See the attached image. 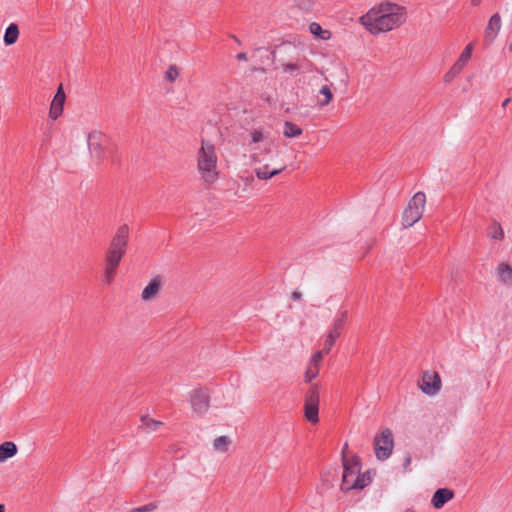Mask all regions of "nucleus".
Wrapping results in <instances>:
<instances>
[{"mask_svg": "<svg viewBox=\"0 0 512 512\" xmlns=\"http://www.w3.org/2000/svg\"><path fill=\"white\" fill-rule=\"evenodd\" d=\"M359 21L372 34L388 32L405 22V8L384 2L371 8Z\"/></svg>", "mask_w": 512, "mask_h": 512, "instance_id": "1", "label": "nucleus"}, {"mask_svg": "<svg viewBox=\"0 0 512 512\" xmlns=\"http://www.w3.org/2000/svg\"><path fill=\"white\" fill-rule=\"evenodd\" d=\"M196 158L197 170L201 180L207 185L215 183L219 178V171L217 166L218 157L214 144L202 139Z\"/></svg>", "mask_w": 512, "mask_h": 512, "instance_id": "2", "label": "nucleus"}, {"mask_svg": "<svg viewBox=\"0 0 512 512\" xmlns=\"http://www.w3.org/2000/svg\"><path fill=\"white\" fill-rule=\"evenodd\" d=\"M348 445L345 444L344 449H347ZM345 450L342 451L344 455ZM371 482L369 473L360 474V460L354 456L352 458H346L343 456V476L341 489L343 491H350L352 489H363Z\"/></svg>", "mask_w": 512, "mask_h": 512, "instance_id": "3", "label": "nucleus"}, {"mask_svg": "<svg viewBox=\"0 0 512 512\" xmlns=\"http://www.w3.org/2000/svg\"><path fill=\"white\" fill-rule=\"evenodd\" d=\"M87 145L91 158L97 163H102L112 152L110 137L99 130H93L88 134Z\"/></svg>", "mask_w": 512, "mask_h": 512, "instance_id": "4", "label": "nucleus"}, {"mask_svg": "<svg viewBox=\"0 0 512 512\" xmlns=\"http://www.w3.org/2000/svg\"><path fill=\"white\" fill-rule=\"evenodd\" d=\"M426 204V195L423 192H417L409 200L407 207L402 214L401 223L403 228L412 227L423 216Z\"/></svg>", "mask_w": 512, "mask_h": 512, "instance_id": "5", "label": "nucleus"}, {"mask_svg": "<svg viewBox=\"0 0 512 512\" xmlns=\"http://www.w3.org/2000/svg\"><path fill=\"white\" fill-rule=\"evenodd\" d=\"M319 401V386L312 385L305 395L304 403V416L312 424H316L319 422Z\"/></svg>", "mask_w": 512, "mask_h": 512, "instance_id": "6", "label": "nucleus"}, {"mask_svg": "<svg viewBox=\"0 0 512 512\" xmlns=\"http://www.w3.org/2000/svg\"><path fill=\"white\" fill-rule=\"evenodd\" d=\"M394 447V440L392 431L385 428L379 435L375 436L374 449L375 456L378 460L384 461L391 455Z\"/></svg>", "mask_w": 512, "mask_h": 512, "instance_id": "7", "label": "nucleus"}, {"mask_svg": "<svg viewBox=\"0 0 512 512\" xmlns=\"http://www.w3.org/2000/svg\"><path fill=\"white\" fill-rule=\"evenodd\" d=\"M441 386V377L438 372L431 370L423 372L419 387L424 394L434 396L441 390Z\"/></svg>", "mask_w": 512, "mask_h": 512, "instance_id": "8", "label": "nucleus"}, {"mask_svg": "<svg viewBox=\"0 0 512 512\" xmlns=\"http://www.w3.org/2000/svg\"><path fill=\"white\" fill-rule=\"evenodd\" d=\"M189 402L195 413L205 414L210 407V396L206 389L194 390L189 398Z\"/></svg>", "mask_w": 512, "mask_h": 512, "instance_id": "9", "label": "nucleus"}, {"mask_svg": "<svg viewBox=\"0 0 512 512\" xmlns=\"http://www.w3.org/2000/svg\"><path fill=\"white\" fill-rule=\"evenodd\" d=\"M129 233L130 229L127 224H122L119 226L110 242L108 249L125 255L128 247Z\"/></svg>", "mask_w": 512, "mask_h": 512, "instance_id": "10", "label": "nucleus"}, {"mask_svg": "<svg viewBox=\"0 0 512 512\" xmlns=\"http://www.w3.org/2000/svg\"><path fill=\"white\" fill-rule=\"evenodd\" d=\"M66 95L63 86L60 85L54 95L49 109V117L52 120L59 118L63 112Z\"/></svg>", "mask_w": 512, "mask_h": 512, "instance_id": "11", "label": "nucleus"}, {"mask_svg": "<svg viewBox=\"0 0 512 512\" xmlns=\"http://www.w3.org/2000/svg\"><path fill=\"white\" fill-rule=\"evenodd\" d=\"M161 286H162L161 277L160 276L154 277L150 281V283L143 289L142 294H141L142 300L150 301V300L154 299L158 295V293L161 289Z\"/></svg>", "mask_w": 512, "mask_h": 512, "instance_id": "12", "label": "nucleus"}, {"mask_svg": "<svg viewBox=\"0 0 512 512\" xmlns=\"http://www.w3.org/2000/svg\"><path fill=\"white\" fill-rule=\"evenodd\" d=\"M454 496V493L452 490L447 488L438 489L433 497H432V504L436 509L442 508L446 502L451 500Z\"/></svg>", "mask_w": 512, "mask_h": 512, "instance_id": "13", "label": "nucleus"}, {"mask_svg": "<svg viewBox=\"0 0 512 512\" xmlns=\"http://www.w3.org/2000/svg\"><path fill=\"white\" fill-rule=\"evenodd\" d=\"M285 169V166L270 170V165L265 164L261 167L254 169L255 176L260 180H269L273 176L280 174Z\"/></svg>", "mask_w": 512, "mask_h": 512, "instance_id": "14", "label": "nucleus"}, {"mask_svg": "<svg viewBox=\"0 0 512 512\" xmlns=\"http://www.w3.org/2000/svg\"><path fill=\"white\" fill-rule=\"evenodd\" d=\"M501 29V17L498 13H495L489 19L488 25L485 29L486 37L493 40Z\"/></svg>", "mask_w": 512, "mask_h": 512, "instance_id": "15", "label": "nucleus"}, {"mask_svg": "<svg viewBox=\"0 0 512 512\" xmlns=\"http://www.w3.org/2000/svg\"><path fill=\"white\" fill-rule=\"evenodd\" d=\"M497 277L503 284L512 286V267L507 263H500L497 267Z\"/></svg>", "mask_w": 512, "mask_h": 512, "instance_id": "16", "label": "nucleus"}, {"mask_svg": "<svg viewBox=\"0 0 512 512\" xmlns=\"http://www.w3.org/2000/svg\"><path fill=\"white\" fill-rule=\"evenodd\" d=\"M161 426H163L161 421L154 420L147 415L141 417L140 428L147 433L157 431Z\"/></svg>", "mask_w": 512, "mask_h": 512, "instance_id": "17", "label": "nucleus"}, {"mask_svg": "<svg viewBox=\"0 0 512 512\" xmlns=\"http://www.w3.org/2000/svg\"><path fill=\"white\" fill-rule=\"evenodd\" d=\"M17 453V446L13 442H4L0 445V462L13 457Z\"/></svg>", "mask_w": 512, "mask_h": 512, "instance_id": "18", "label": "nucleus"}, {"mask_svg": "<svg viewBox=\"0 0 512 512\" xmlns=\"http://www.w3.org/2000/svg\"><path fill=\"white\" fill-rule=\"evenodd\" d=\"M18 37H19V28L16 24L11 23L6 28V31L4 34L3 40H4L5 45H7V46L13 45L18 40Z\"/></svg>", "mask_w": 512, "mask_h": 512, "instance_id": "19", "label": "nucleus"}, {"mask_svg": "<svg viewBox=\"0 0 512 512\" xmlns=\"http://www.w3.org/2000/svg\"><path fill=\"white\" fill-rule=\"evenodd\" d=\"M309 31L314 36L322 39V40H328L331 37V32L329 30H324L317 22H312L309 25Z\"/></svg>", "mask_w": 512, "mask_h": 512, "instance_id": "20", "label": "nucleus"}, {"mask_svg": "<svg viewBox=\"0 0 512 512\" xmlns=\"http://www.w3.org/2000/svg\"><path fill=\"white\" fill-rule=\"evenodd\" d=\"M283 134L287 138L298 137L302 134V129L300 126H298L290 121H285Z\"/></svg>", "mask_w": 512, "mask_h": 512, "instance_id": "21", "label": "nucleus"}, {"mask_svg": "<svg viewBox=\"0 0 512 512\" xmlns=\"http://www.w3.org/2000/svg\"><path fill=\"white\" fill-rule=\"evenodd\" d=\"M119 265L105 264V270L103 273V282L105 285H110L117 274Z\"/></svg>", "mask_w": 512, "mask_h": 512, "instance_id": "22", "label": "nucleus"}, {"mask_svg": "<svg viewBox=\"0 0 512 512\" xmlns=\"http://www.w3.org/2000/svg\"><path fill=\"white\" fill-rule=\"evenodd\" d=\"M472 51H473V45L470 43L464 48L461 55L455 62V64H457L460 68L463 69L466 66V64L468 63V61L470 60Z\"/></svg>", "mask_w": 512, "mask_h": 512, "instance_id": "23", "label": "nucleus"}, {"mask_svg": "<svg viewBox=\"0 0 512 512\" xmlns=\"http://www.w3.org/2000/svg\"><path fill=\"white\" fill-rule=\"evenodd\" d=\"M319 95L323 96L322 99H318V105L321 107L328 105L333 99V93L327 85L319 90Z\"/></svg>", "mask_w": 512, "mask_h": 512, "instance_id": "24", "label": "nucleus"}, {"mask_svg": "<svg viewBox=\"0 0 512 512\" xmlns=\"http://www.w3.org/2000/svg\"><path fill=\"white\" fill-rule=\"evenodd\" d=\"M250 141L249 145L258 144L268 137V133H265L262 129H252L249 131Z\"/></svg>", "mask_w": 512, "mask_h": 512, "instance_id": "25", "label": "nucleus"}, {"mask_svg": "<svg viewBox=\"0 0 512 512\" xmlns=\"http://www.w3.org/2000/svg\"><path fill=\"white\" fill-rule=\"evenodd\" d=\"M230 443L231 441L227 436H220L214 440L213 448L216 451L226 452Z\"/></svg>", "mask_w": 512, "mask_h": 512, "instance_id": "26", "label": "nucleus"}, {"mask_svg": "<svg viewBox=\"0 0 512 512\" xmlns=\"http://www.w3.org/2000/svg\"><path fill=\"white\" fill-rule=\"evenodd\" d=\"M123 256L124 254L122 253L108 249L105 254V264L120 265Z\"/></svg>", "mask_w": 512, "mask_h": 512, "instance_id": "27", "label": "nucleus"}, {"mask_svg": "<svg viewBox=\"0 0 512 512\" xmlns=\"http://www.w3.org/2000/svg\"><path fill=\"white\" fill-rule=\"evenodd\" d=\"M347 317H348L347 310L340 311L337 314L336 318L333 320L331 328L342 331V329L346 323Z\"/></svg>", "mask_w": 512, "mask_h": 512, "instance_id": "28", "label": "nucleus"}, {"mask_svg": "<svg viewBox=\"0 0 512 512\" xmlns=\"http://www.w3.org/2000/svg\"><path fill=\"white\" fill-rule=\"evenodd\" d=\"M488 235L492 239L502 240L504 238V231L498 222H494L493 226L490 228Z\"/></svg>", "mask_w": 512, "mask_h": 512, "instance_id": "29", "label": "nucleus"}, {"mask_svg": "<svg viewBox=\"0 0 512 512\" xmlns=\"http://www.w3.org/2000/svg\"><path fill=\"white\" fill-rule=\"evenodd\" d=\"M319 369V366L309 363L305 372L306 382H311L313 379H315L319 374Z\"/></svg>", "mask_w": 512, "mask_h": 512, "instance_id": "30", "label": "nucleus"}, {"mask_svg": "<svg viewBox=\"0 0 512 512\" xmlns=\"http://www.w3.org/2000/svg\"><path fill=\"white\" fill-rule=\"evenodd\" d=\"M463 69L460 68L457 64L454 63V65L450 68V70L444 75V81L445 82H451L455 77H457Z\"/></svg>", "mask_w": 512, "mask_h": 512, "instance_id": "31", "label": "nucleus"}, {"mask_svg": "<svg viewBox=\"0 0 512 512\" xmlns=\"http://www.w3.org/2000/svg\"><path fill=\"white\" fill-rule=\"evenodd\" d=\"M157 507H158V505L156 502H151L144 506L133 508L131 510V512H152V511L156 510Z\"/></svg>", "mask_w": 512, "mask_h": 512, "instance_id": "32", "label": "nucleus"}, {"mask_svg": "<svg viewBox=\"0 0 512 512\" xmlns=\"http://www.w3.org/2000/svg\"><path fill=\"white\" fill-rule=\"evenodd\" d=\"M179 76V71L177 69L176 66L172 65L170 66L167 71H166V78L170 81V82H173L177 79V77Z\"/></svg>", "mask_w": 512, "mask_h": 512, "instance_id": "33", "label": "nucleus"}, {"mask_svg": "<svg viewBox=\"0 0 512 512\" xmlns=\"http://www.w3.org/2000/svg\"><path fill=\"white\" fill-rule=\"evenodd\" d=\"M325 354L324 350H321V351H317L316 353L313 354L311 360L309 363L313 364V365H317L320 367V363L323 359V355Z\"/></svg>", "mask_w": 512, "mask_h": 512, "instance_id": "34", "label": "nucleus"}, {"mask_svg": "<svg viewBox=\"0 0 512 512\" xmlns=\"http://www.w3.org/2000/svg\"><path fill=\"white\" fill-rule=\"evenodd\" d=\"M335 341L336 340H334L333 337L327 335V338L325 339L324 346H323V350H324L325 354L329 353V351L335 344Z\"/></svg>", "mask_w": 512, "mask_h": 512, "instance_id": "35", "label": "nucleus"}, {"mask_svg": "<svg viewBox=\"0 0 512 512\" xmlns=\"http://www.w3.org/2000/svg\"><path fill=\"white\" fill-rule=\"evenodd\" d=\"M250 159L253 163H260L262 161V158H261V153L259 152H253L251 155H250Z\"/></svg>", "mask_w": 512, "mask_h": 512, "instance_id": "36", "label": "nucleus"}, {"mask_svg": "<svg viewBox=\"0 0 512 512\" xmlns=\"http://www.w3.org/2000/svg\"><path fill=\"white\" fill-rule=\"evenodd\" d=\"M283 70L285 72H288V71H295V70H298V66L294 63H286L283 65Z\"/></svg>", "mask_w": 512, "mask_h": 512, "instance_id": "37", "label": "nucleus"}, {"mask_svg": "<svg viewBox=\"0 0 512 512\" xmlns=\"http://www.w3.org/2000/svg\"><path fill=\"white\" fill-rule=\"evenodd\" d=\"M327 335L336 340L341 335V331L331 328Z\"/></svg>", "mask_w": 512, "mask_h": 512, "instance_id": "38", "label": "nucleus"}, {"mask_svg": "<svg viewBox=\"0 0 512 512\" xmlns=\"http://www.w3.org/2000/svg\"><path fill=\"white\" fill-rule=\"evenodd\" d=\"M291 298L294 300V301H299L302 299V293L299 292V291H294L292 292L291 294Z\"/></svg>", "mask_w": 512, "mask_h": 512, "instance_id": "39", "label": "nucleus"}, {"mask_svg": "<svg viewBox=\"0 0 512 512\" xmlns=\"http://www.w3.org/2000/svg\"><path fill=\"white\" fill-rule=\"evenodd\" d=\"M237 60L239 61H247V54L244 52L238 53L236 56Z\"/></svg>", "mask_w": 512, "mask_h": 512, "instance_id": "40", "label": "nucleus"}, {"mask_svg": "<svg viewBox=\"0 0 512 512\" xmlns=\"http://www.w3.org/2000/svg\"><path fill=\"white\" fill-rule=\"evenodd\" d=\"M511 99L510 98H506L503 102H502V108H506L507 105L510 103Z\"/></svg>", "mask_w": 512, "mask_h": 512, "instance_id": "41", "label": "nucleus"}, {"mask_svg": "<svg viewBox=\"0 0 512 512\" xmlns=\"http://www.w3.org/2000/svg\"><path fill=\"white\" fill-rule=\"evenodd\" d=\"M482 0H470L472 6H478L480 5Z\"/></svg>", "mask_w": 512, "mask_h": 512, "instance_id": "42", "label": "nucleus"}, {"mask_svg": "<svg viewBox=\"0 0 512 512\" xmlns=\"http://www.w3.org/2000/svg\"><path fill=\"white\" fill-rule=\"evenodd\" d=\"M410 462H411V457H410V456H407V457L405 458L404 465L407 467V466L410 464Z\"/></svg>", "mask_w": 512, "mask_h": 512, "instance_id": "43", "label": "nucleus"}, {"mask_svg": "<svg viewBox=\"0 0 512 512\" xmlns=\"http://www.w3.org/2000/svg\"><path fill=\"white\" fill-rule=\"evenodd\" d=\"M265 154H269L271 152V149L270 148H265L264 151H263Z\"/></svg>", "mask_w": 512, "mask_h": 512, "instance_id": "44", "label": "nucleus"}, {"mask_svg": "<svg viewBox=\"0 0 512 512\" xmlns=\"http://www.w3.org/2000/svg\"><path fill=\"white\" fill-rule=\"evenodd\" d=\"M0 512H5V507L3 504H0Z\"/></svg>", "mask_w": 512, "mask_h": 512, "instance_id": "45", "label": "nucleus"}, {"mask_svg": "<svg viewBox=\"0 0 512 512\" xmlns=\"http://www.w3.org/2000/svg\"><path fill=\"white\" fill-rule=\"evenodd\" d=\"M404 512H415L413 509H406Z\"/></svg>", "mask_w": 512, "mask_h": 512, "instance_id": "46", "label": "nucleus"}]
</instances>
